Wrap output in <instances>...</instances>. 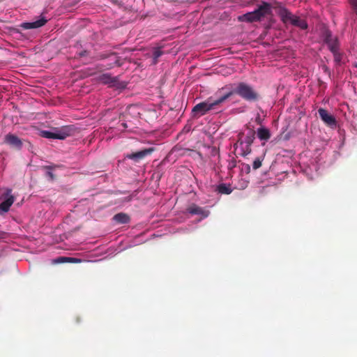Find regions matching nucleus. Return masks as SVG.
I'll use <instances>...</instances> for the list:
<instances>
[{
	"label": "nucleus",
	"instance_id": "2f4dec72",
	"mask_svg": "<svg viewBox=\"0 0 357 357\" xmlns=\"http://www.w3.org/2000/svg\"><path fill=\"white\" fill-rule=\"evenodd\" d=\"M257 121H258L259 123H260V117H259V116L257 117Z\"/></svg>",
	"mask_w": 357,
	"mask_h": 357
},
{
	"label": "nucleus",
	"instance_id": "6ab92c4d",
	"mask_svg": "<svg viewBox=\"0 0 357 357\" xmlns=\"http://www.w3.org/2000/svg\"><path fill=\"white\" fill-rule=\"evenodd\" d=\"M257 137L261 140L267 141L271 137V133L268 129L261 127L257 129Z\"/></svg>",
	"mask_w": 357,
	"mask_h": 357
},
{
	"label": "nucleus",
	"instance_id": "aec40b11",
	"mask_svg": "<svg viewBox=\"0 0 357 357\" xmlns=\"http://www.w3.org/2000/svg\"><path fill=\"white\" fill-rule=\"evenodd\" d=\"M291 24L299 27L301 29L305 30L307 29V23L305 20L301 19L299 17L295 16Z\"/></svg>",
	"mask_w": 357,
	"mask_h": 357
},
{
	"label": "nucleus",
	"instance_id": "473e14b6",
	"mask_svg": "<svg viewBox=\"0 0 357 357\" xmlns=\"http://www.w3.org/2000/svg\"><path fill=\"white\" fill-rule=\"evenodd\" d=\"M253 1H254V0H251V1H250V2H248V4L252 3Z\"/></svg>",
	"mask_w": 357,
	"mask_h": 357
},
{
	"label": "nucleus",
	"instance_id": "20e7f679",
	"mask_svg": "<svg viewBox=\"0 0 357 357\" xmlns=\"http://www.w3.org/2000/svg\"><path fill=\"white\" fill-rule=\"evenodd\" d=\"M236 94L248 102H255L260 98L258 91L252 86L243 82L236 83Z\"/></svg>",
	"mask_w": 357,
	"mask_h": 357
},
{
	"label": "nucleus",
	"instance_id": "f03ea898",
	"mask_svg": "<svg viewBox=\"0 0 357 357\" xmlns=\"http://www.w3.org/2000/svg\"><path fill=\"white\" fill-rule=\"evenodd\" d=\"M76 128L73 125L65 126L60 128H52L51 130H43L40 135L47 139H65L74 135Z\"/></svg>",
	"mask_w": 357,
	"mask_h": 357
},
{
	"label": "nucleus",
	"instance_id": "f257e3e1",
	"mask_svg": "<svg viewBox=\"0 0 357 357\" xmlns=\"http://www.w3.org/2000/svg\"><path fill=\"white\" fill-rule=\"evenodd\" d=\"M272 6L269 3L263 1L252 12H249L238 17L240 22H258L266 15L271 14Z\"/></svg>",
	"mask_w": 357,
	"mask_h": 357
},
{
	"label": "nucleus",
	"instance_id": "0eeeda50",
	"mask_svg": "<svg viewBox=\"0 0 357 357\" xmlns=\"http://www.w3.org/2000/svg\"><path fill=\"white\" fill-rule=\"evenodd\" d=\"M154 150L155 149L153 147L144 149L137 152L127 153L125 155V158L130 159L135 162H138L143 160L146 156L151 155L154 151Z\"/></svg>",
	"mask_w": 357,
	"mask_h": 357
},
{
	"label": "nucleus",
	"instance_id": "5701e85b",
	"mask_svg": "<svg viewBox=\"0 0 357 357\" xmlns=\"http://www.w3.org/2000/svg\"><path fill=\"white\" fill-rule=\"evenodd\" d=\"M163 54L162 51L160 50V48H156L154 50L153 53V63L156 64L158 62V59Z\"/></svg>",
	"mask_w": 357,
	"mask_h": 357
},
{
	"label": "nucleus",
	"instance_id": "dca6fc26",
	"mask_svg": "<svg viewBox=\"0 0 357 357\" xmlns=\"http://www.w3.org/2000/svg\"><path fill=\"white\" fill-rule=\"evenodd\" d=\"M99 80L103 84H112L114 85L118 79L116 77H112L109 73H104L99 76Z\"/></svg>",
	"mask_w": 357,
	"mask_h": 357
},
{
	"label": "nucleus",
	"instance_id": "6e6552de",
	"mask_svg": "<svg viewBox=\"0 0 357 357\" xmlns=\"http://www.w3.org/2000/svg\"><path fill=\"white\" fill-rule=\"evenodd\" d=\"M324 41L328 45L331 52L338 50V42L336 38H333L331 32L326 29L323 33Z\"/></svg>",
	"mask_w": 357,
	"mask_h": 357
},
{
	"label": "nucleus",
	"instance_id": "a211bd4d",
	"mask_svg": "<svg viewBox=\"0 0 357 357\" xmlns=\"http://www.w3.org/2000/svg\"><path fill=\"white\" fill-rule=\"evenodd\" d=\"M113 220L119 224H126L130 222V218L126 213H119L114 216Z\"/></svg>",
	"mask_w": 357,
	"mask_h": 357
},
{
	"label": "nucleus",
	"instance_id": "4be33fe9",
	"mask_svg": "<svg viewBox=\"0 0 357 357\" xmlns=\"http://www.w3.org/2000/svg\"><path fill=\"white\" fill-rule=\"evenodd\" d=\"M264 158V156L258 157L254 160L253 164H252L253 169L256 170L261 167Z\"/></svg>",
	"mask_w": 357,
	"mask_h": 357
},
{
	"label": "nucleus",
	"instance_id": "4468645a",
	"mask_svg": "<svg viewBox=\"0 0 357 357\" xmlns=\"http://www.w3.org/2000/svg\"><path fill=\"white\" fill-rule=\"evenodd\" d=\"M188 212L192 215H200L203 218L208 217L209 212L208 211L204 210L203 208L193 204L190 205L188 209Z\"/></svg>",
	"mask_w": 357,
	"mask_h": 357
},
{
	"label": "nucleus",
	"instance_id": "1a4fd4ad",
	"mask_svg": "<svg viewBox=\"0 0 357 357\" xmlns=\"http://www.w3.org/2000/svg\"><path fill=\"white\" fill-rule=\"evenodd\" d=\"M318 113L321 119L328 126L331 128H334L337 125V121L335 118L330 114L328 111L324 108H319Z\"/></svg>",
	"mask_w": 357,
	"mask_h": 357
},
{
	"label": "nucleus",
	"instance_id": "393cba45",
	"mask_svg": "<svg viewBox=\"0 0 357 357\" xmlns=\"http://www.w3.org/2000/svg\"><path fill=\"white\" fill-rule=\"evenodd\" d=\"M353 10L357 15V0H348Z\"/></svg>",
	"mask_w": 357,
	"mask_h": 357
},
{
	"label": "nucleus",
	"instance_id": "c756f323",
	"mask_svg": "<svg viewBox=\"0 0 357 357\" xmlns=\"http://www.w3.org/2000/svg\"><path fill=\"white\" fill-rule=\"evenodd\" d=\"M246 169H247L248 172H250V166L249 165H246Z\"/></svg>",
	"mask_w": 357,
	"mask_h": 357
},
{
	"label": "nucleus",
	"instance_id": "7ed1b4c3",
	"mask_svg": "<svg viewBox=\"0 0 357 357\" xmlns=\"http://www.w3.org/2000/svg\"><path fill=\"white\" fill-rule=\"evenodd\" d=\"M255 131L252 128L247 127V132H240L238 135L237 144L241 146V155L243 157L247 156L252 152L251 146L255 139Z\"/></svg>",
	"mask_w": 357,
	"mask_h": 357
},
{
	"label": "nucleus",
	"instance_id": "39448f33",
	"mask_svg": "<svg viewBox=\"0 0 357 357\" xmlns=\"http://www.w3.org/2000/svg\"><path fill=\"white\" fill-rule=\"evenodd\" d=\"M218 105L216 101H211L208 98L206 101L201 102L195 105L192 109L193 117H200L204 116L209 111L214 109L215 107Z\"/></svg>",
	"mask_w": 357,
	"mask_h": 357
},
{
	"label": "nucleus",
	"instance_id": "b1692460",
	"mask_svg": "<svg viewBox=\"0 0 357 357\" xmlns=\"http://www.w3.org/2000/svg\"><path fill=\"white\" fill-rule=\"evenodd\" d=\"M334 56V60L336 63H340L342 59V55L339 53L338 50L331 52Z\"/></svg>",
	"mask_w": 357,
	"mask_h": 357
},
{
	"label": "nucleus",
	"instance_id": "423d86ee",
	"mask_svg": "<svg viewBox=\"0 0 357 357\" xmlns=\"http://www.w3.org/2000/svg\"><path fill=\"white\" fill-rule=\"evenodd\" d=\"M236 83H231L220 88L217 93H220L221 96L215 100L216 103L219 105L236 94Z\"/></svg>",
	"mask_w": 357,
	"mask_h": 357
},
{
	"label": "nucleus",
	"instance_id": "ddd939ff",
	"mask_svg": "<svg viewBox=\"0 0 357 357\" xmlns=\"http://www.w3.org/2000/svg\"><path fill=\"white\" fill-rule=\"evenodd\" d=\"M47 22L45 18L42 17L33 22H24L21 24L20 26L24 29H37L44 26Z\"/></svg>",
	"mask_w": 357,
	"mask_h": 357
},
{
	"label": "nucleus",
	"instance_id": "412c9836",
	"mask_svg": "<svg viewBox=\"0 0 357 357\" xmlns=\"http://www.w3.org/2000/svg\"><path fill=\"white\" fill-rule=\"evenodd\" d=\"M75 259L71 257H59L53 260L54 264H61L65 262H72L74 261Z\"/></svg>",
	"mask_w": 357,
	"mask_h": 357
},
{
	"label": "nucleus",
	"instance_id": "72a5a7b5",
	"mask_svg": "<svg viewBox=\"0 0 357 357\" xmlns=\"http://www.w3.org/2000/svg\"><path fill=\"white\" fill-rule=\"evenodd\" d=\"M355 67L357 68V63L355 64Z\"/></svg>",
	"mask_w": 357,
	"mask_h": 357
},
{
	"label": "nucleus",
	"instance_id": "7c9ffc66",
	"mask_svg": "<svg viewBox=\"0 0 357 357\" xmlns=\"http://www.w3.org/2000/svg\"><path fill=\"white\" fill-rule=\"evenodd\" d=\"M121 125H122V126H123V128H127V125H126V123H122V124H121Z\"/></svg>",
	"mask_w": 357,
	"mask_h": 357
},
{
	"label": "nucleus",
	"instance_id": "f8f14e48",
	"mask_svg": "<svg viewBox=\"0 0 357 357\" xmlns=\"http://www.w3.org/2000/svg\"><path fill=\"white\" fill-rule=\"evenodd\" d=\"M4 143L17 149H21L22 146V140L15 135L8 133L4 137Z\"/></svg>",
	"mask_w": 357,
	"mask_h": 357
},
{
	"label": "nucleus",
	"instance_id": "cd10ccee",
	"mask_svg": "<svg viewBox=\"0 0 357 357\" xmlns=\"http://www.w3.org/2000/svg\"><path fill=\"white\" fill-rule=\"evenodd\" d=\"M44 169H48V170H52L53 169V167L52 166H45Z\"/></svg>",
	"mask_w": 357,
	"mask_h": 357
},
{
	"label": "nucleus",
	"instance_id": "9b49d317",
	"mask_svg": "<svg viewBox=\"0 0 357 357\" xmlns=\"http://www.w3.org/2000/svg\"><path fill=\"white\" fill-rule=\"evenodd\" d=\"M276 12L284 24H291L296 16L294 15L289 10L280 6L276 8Z\"/></svg>",
	"mask_w": 357,
	"mask_h": 357
},
{
	"label": "nucleus",
	"instance_id": "c85d7f7f",
	"mask_svg": "<svg viewBox=\"0 0 357 357\" xmlns=\"http://www.w3.org/2000/svg\"><path fill=\"white\" fill-rule=\"evenodd\" d=\"M4 236V232L0 231V239L3 238Z\"/></svg>",
	"mask_w": 357,
	"mask_h": 357
},
{
	"label": "nucleus",
	"instance_id": "f3484780",
	"mask_svg": "<svg viewBox=\"0 0 357 357\" xmlns=\"http://www.w3.org/2000/svg\"><path fill=\"white\" fill-rule=\"evenodd\" d=\"M215 191L222 195H229L232 192L230 184L220 183L215 187Z\"/></svg>",
	"mask_w": 357,
	"mask_h": 357
},
{
	"label": "nucleus",
	"instance_id": "2eb2a0df",
	"mask_svg": "<svg viewBox=\"0 0 357 357\" xmlns=\"http://www.w3.org/2000/svg\"><path fill=\"white\" fill-rule=\"evenodd\" d=\"M109 56H114V64L111 63L107 66V69L112 68L114 65H116L117 66H121L122 65V63L120 62L119 58L116 56V54L114 52H112L109 54H101L99 55L100 59H105Z\"/></svg>",
	"mask_w": 357,
	"mask_h": 357
},
{
	"label": "nucleus",
	"instance_id": "bb28decb",
	"mask_svg": "<svg viewBox=\"0 0 357 357\" xmlns=\"http://www.w3.org/2000/svg\"><path fill=\"white\" fill-rule=\"evenodd\" d=\"M87 54V51L84 50V51H82L79 53V56H84Z\"/></svg>",
	"mask_w": 357,
	"mask_h": 357
},
{
	"label": "nucleus",
	"instance_id": "a878e982",
	"mask_svg": "<svg viewBox=\"0 0 357 357\" xmlns=\"http://www.w3.org/2000/svg\"><path fill=\"white\" fill-rule=\"evenodd\" d=\"M47 175L51 178V180H54V174L51 171H47Z\"/></svg>",
	"mask_w": 357,
	"mask_h": 357
},
{
	"label": "nucleus",
	"instance_id": "9d476101",
	"mask_svg": "<svg viewBox=\"0 0 357 357\" xmlns=\"http://www.w3.org/2000/svg\"><path fill=\"white\" fill-rule=\"evenodd\" d=\"M10 193L11 190L8 189L4 194L6 199L1 204H0V215H3L7 213L10 210V206L13 205L15 201L14 197L10 195Z\"/></svg>",
	"mask_w": 357,
	"mask_h": 357
}]
</instances>
